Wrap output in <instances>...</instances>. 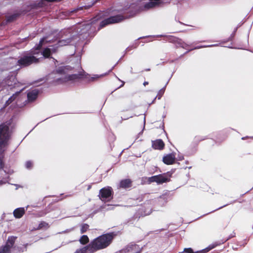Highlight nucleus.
Here are the masks:
<instances>
[{
    "label": "nucleus",
    "instance_id": "1",
    "mask_svg": "<svg viewBox=\"0 0 253 253\" xmlns=\"http://www.w3.org/2000/svg\"><path fill=\"white\" fill-rule=\"evenodd\" d=\"M117 233L114 232L102 234L94 239L89 245L93 253L107 248L112 242Z\"/></svg>",
    "mask_w": 253,
    "mask_h": 253
},
{
    "label": "nucleus",
    "instance_id": "2",
    "mask_svg": "<svg viewBox=\"0 0 253 253\" xmlns=\"http://www.w3.org/2000/svg\"><path fill=\"white\" fill-rule=\"evenodd\" d=\"M10 138L9 126L3 123L0 125V148L4 147L8 145Z\"/></svg>",
    "mask_w": 253,
    "mask_h": 253
},
{
    "label": "nucleus",
    "instance_id": "3",
    "mask_svg": "<svg viewBox=\"0 0 253 253\" xmlns=\"http://www.w3.org/2000/svg\"><path fill=\"white\" fill-rule=\"evenodd\" d=\"M39 62V59L32 54H26L20 58L17 62V65L21 67H28L32 64Z\"/></svg>",
    "mask_w": 253,
    "mask_h": 253
},
{
    "label": "nucleus",
    "instance_id": "4",
    "mask_svg": "<svg viewBox=\"0 0 253 253\" xmlns=\"http://www.w3.org/2000/svg\"><path fill=\"white\" fill-rule=\"evenodd\" d=\"M125 18V16L121 14L110 16L100 22L99 29H102L109 24L119 23L123 21Z\"/></svg>",
    "mask_w": 253,
    "mask_h": 253
},
{
    "label": "nucleus",
    "instance_id": "5",
    "mask_svg": "<svg viewBox=\"0 0 253 253\" xmlns=\"http://www.w3.org/2000/svg\"><path fill=\"white\" fill-rule=\"evenodd\" d=\"M113 194L114 192L111 187L102 188L99 191L100 199L102 201H109L113 199Z\"/></svg>",
    "mask_w": 253,
    "mask_h": 253
},
{
    "label": "nucleus",
    "instance_id": "6",
    "mask_svg": "<svg viewBox=\"0 0 253 253\" xmlns=\"http://www.w3.org/2000/svg\"><path fill=\"white\" fill-rule=\"evenodd\" d=\"M17 237L9 236L5 244L0 247V253H11V249L13 247Z\"/></svg>",
    "mask_w": 253,
    "mask_h": 253
},
{
    "label": "nucleus",
    "instance_id": "7",
    "mask_svg": "<svg viewBox=\"0 0 253 253\" xmlns=\"http://www.w3.org/2000/svg\"><path fill=\"white\" fill-rule=\"evenodd\" d=\"M171 174L169 172L156 175V183L162 184L170 181Z\"/></svg>",
    "mask_w": 253,
    "mask_h": 253
},
{
    "label": "nucleus",
    "instance_id": "8",
    "mask_svg": "<svg viewBox=\"0 0 253 253\" xmlns=\"http://www.w3.org/2000/svg\"><path fill=\"white\" fill-rule=\"evenodd\" d=\"M84 75L83 73L67 75L62 79V82L65 83L70 81L81 80L84 79Z\"/></svg>",
    "mask_w": 253,
    "mask_h": 253
},
{
    "label": "nucleus",
    "instance_id": "9",
    "mask_svg": "<svg viewBox=\"0 0 253 253\" xmlns=\"http://www.w3.org/2000/svg\"><path fill=\"white\" fill-rule=\"evenodd\" d=\"M175 155L173 153H170L164 156L163 158V162L167 165H172L175 161Z\"/></svg>",
    "mask_w": 253,
    "mask_h": 253
},
{
    "label": "nucleus",
    "instance_id": "10",
    "mask_svg": "<svg viewBox=\"0 0 253 253\" xmlns=\"http://www.w3.org/2000/svg\"><path fill=\"white\" fill-rule=\"evenodd\" d=\"M165 146V143L161 139H158L152 141V147L154 149L162 150L164 149Z\"/></svg>",
    "mask_w": 253,
    "mask_h": 253
},
{
    "label": "nucleus",
    "instance_id": "11",
    "mask_svg": "<svg viewBox=\"0 0 253 253\" xmlns=\"http://www.w3.org/2000/svg\"><path fill=\"white\" fill-rule=\"evenodd\" d=\"M39 91L37 89L32 90L27 93V101L29 102H33L38 98Z\"/></svg>",
    "mask_w": 253,
    "mask_h": 253
},
{
    "label": "nucleus",
    "instance_id": "12",
    "mask_svg": "<svg viewBox=\"0 0 253 253\" xmlns=\"http://www.w3.org/2000/svg\"><path fill=\"white\" fill-rule=\"evenodd\" d=\"M132 181L130 179H124L120 181L119 187L120 188L127 189L132 186Z\"/></svg>",
    "mask_w": 253,
    "mask_h": 253
},
{
    "label": "nucleus",
    "instance_id": "13",
    "mask_svg": "<svg viewBox=\"0 0 253 253\" xmlns=\"http://www.w3.org/2000/svg\"><path fill=\"white\" fill-rule=\"evenodd\" d=\"M72 69V67L70 66H61L56 70V73L61 75H65Z\"/></svg>",
    "mask_w": 253,
    "mask_h": 253
},
{
    "label": "nucleus",
    "instance_id": "14",
    "mask_svg": "<svg viewBox=\"0 0 253 253\" xmlns=\"http://www.w3.org/2000/svg\"><path fill=\"white\" fill-rule=\"evenodd\" d=\"M25 213V210L24 208H17L13 211V215L16 218L22 217Z\"/></svg>",
    "mask_w": 253,
    "mask_h": 253
},
{
    "label": "nucleus",
    "instance_id": "15",
    "mask_svg": "<svg viewBox=\"0 0 253 253\" xmlns=\"http://www.w3.org/2000/svg\"><path fill=\"white\" fill-rule=\"evenodd\" d=\"M74 253H93L89 244L81 248L76 250Z\"/></svg>",
    "mask_w": 253,
    "mask_h": 253
},
{
    "label": "nucleus",
    "instance_id": "16",
    "mask_svg": "<svg viewBox=\"0 0 253 253\" xmlns=\"http://www.w3.org/2000/svg\"><path fill=\"white\" fill-rule=\"evenodd\" d=\"M72 41V40L71 38H68L65 40H59L56 45L58 47L67 45L70 44Z\"/></svg>",
    "mask_w": 253,
    "mask_h": 253
},
{
    "label": "nucleus",
    "instance_id": "17",
    "mask_svg": "<svg viewBox=\"0 0 253 253\" xmlns=\"http://www.w3.org/2000/svg\"><path fill=\"white\" fill-rule=\"evenodd\" d=\"M175 44L176 47H182L183 48L186 49L187 47H189L188 44L185 43L184 42L182 41V40L179 38L177 39V41H176Z\"/></svg>",
    "mask_w": 253,
    "mask_h": 253
},
{
    "label": "nucleus",
    "instance_id": "18",
    "mask_svg": "<svg viewBox=\"0 0 253 253\" xmlns=\"http://www.w3.org/2000/svg\"><path fill=\"white\" fill-rule=\"evenodd\" d=\"M159 4V2H153V1H149L145 4L144 7L146 9H149L150 8H152L155 7L156 6Z\"/></svg>",
    "mask_w": 253,
    "mask_h": 253
},
{
    "label": "nucleus",
    "instance_id": "19",
    "mask_svg": "<svg viewBox=\"0 0 253 253\" xmlns=\"http://www.w3.org/2000/svg\"><path fill=\"white\" fill-rule=\"evenodd\" d=\"M20 15V13H14L12 15L8 16L6 18L7 22H11L17 19V18Z\"/></svg>",
    "mask_w": 253,
    "mask_h": 253
},
{
    "label": "nucleus",
    "instance_id": "20",
    "mask_svg": "<svg viewBox=\"0 0 253 253\" xmlns=\"http://www.w3.org/2000/svg\"><path fill=\"white\" fill-rule=\"evenodd\" d=\"M49 227V225L48 223H47V222H46L44 221H42L39 224L38 227H37V229L40 230L42 228L47 229Z\"/></svg>",
    "mask_w": 253,
    "mask_h": 253
},
{
    "label": "nucleus",
    "instance_id": "21",
    "mask_svg": "<svg viewBox=\"0 0 253 253\" xmlns=\"http://www.w3.org/2000/svg\"><path fill=\"white\" fill-rule=\"evenodd\" d=\"M80 243L82 245H86L89 242V238L87 235H83L79 240Z\"/></svg>",
    "mask_w": 253,
    "mask_h": 253
},
{
    "label": "nucleus",
    "instance_id": "22",
    "mask_svg": "<svg viewBox=\"0 0 253 253\" xmlns=\"http://www.w3.org/2000/svg\"><path fill=\"white\" fill-rule=\"evenodd\" d=\"M42 54L45 58H48L51 54V51L49 48H45L43 50Z\"/></svg>",
    "mask_w": 253,
    "mask_h": 253
},
{
    "label": "nucleus",
    "instance_id": "23",
    "mask_svg": "<svg viewBox=\"0 0 253 253\" xmlns=\"http://www.w3.org/2000/svg\"><path fill=\"white\" fill-rule=\"evenodd\" d=\"M44 0H42L41 1L37 3H34L31 5V8H37L39 7H42L44 5Z\"/></svg>",
    "mask_w": 253,
    "mask_h": 253
},
{
    "label": "nucleus",
    "instance_id": "24",
    "mask_svg": "<svg viewBox=\"0 0 253 253\" xmlns=\"http://www.w3.org/2000/svg\"><path fill=\"white\" fill-rule=\"evenodd\" d=\"M89 228V225L86 223H84L81 225V233L83 234L86 232Z\"/></svg>",
    "mask_w": 253,
    "mask_h": 253
},
{
    "label": "nucleus",
    "instance_id": "25",
    "mask_svg": "<svg viewBox=\"0 0 253 253\" xmlns=\"http://www.w3.org/2000/svg\"><path fill=\"white\" fill-rule=\"evenodd\" d=\"M178 39V38L172 36H169V37H167V40L169 42H171L174 44H175V42H176V41H177Z\"/></svg>",
    "mask_w": 253,
    "mask_h": 253
},
{
    "label": "nucleus",
    "instance_id": "26",
    "mask_svg": "<svg viewBox=\"0 0 253 253\" xmlns=\"http://www.w3.org/2000/svg\"><path fill=\"white\" fill-rule=\"evenodd\" d=\"M132 250L135 251L134 253H141V249L139 248V246L137 245H132L130 247Z\"/></svg>",
    "mask_w": 253,
    "mask_h": 253
},
{
    "label": "nucleus",
    "instance_id": "27",
    "mask_svg": "<svg viewBox=\"0 0 253 253\" xmlns=\"http://www.w3.org/2000/svg\"><path fill=\"white\" fill-rule=\"evenodd\" d=\"M44 41V38H42L40 41L39 44L35 47L36 50L41 49V48H42V47L43 45Z\"/></svg>",
    "mask_w": 253,
    "mask_h": 253
},
{
    "label": "nucleus",
    "instance_id": "28",
    "mask_svg": "<svg viewBox=\"0 0 253 253\" xmlns=\"http://www.w3.org/2000/svg\"><path fill=\"white\" fill-rule=\"evenodd\" d=\"M147 182L149 184L153 182H156V175L152 176L147 178Z\"/></svg>",
    "mask_w": 253,
    "mask_h": 253
},
{
    "label": "nucleus",
    "instance_id": "29",
    "mask_svg": "<svg viewBox=\"0 0 253 253\" xmlns=\"http://www.w3.org/2000/svg\"><path fill=\"white\" fill-rule=\"evenodd\" d=\"M20 93V92H17L15 94H13L12 96H11L8 99L10 103L12 102L18 96L19 94Z\"/></svg>",
    "mask_w": 253,
    "mask_h": 253
},
{
    "label": "nucleus",
    "instance_id": "30",
    "mask_svg": "<svg viewBox=\"0 0 253 253\" xmlns=\"http://www.w3.org/2000/svg\"><path fill=\"white\" fill-rule=\"evenodd\" d=\"M28 245V244H26L23 245L22 247H18L19 252H26L27 251V248Z\"/></svg>",
    "mask_w": 253,
    "mask_h": 253
},
{
    "label": "nucleus",
    "instance_id": "31",
    "mask_svg": "<svg viewBox=\"0 0 253 253\" xmlns=\"http://www.w3.org/2000/svg\"><path fill=\"white\" fill-rule=\"evenodd\" d=\"M4 156L1 155L0 156V170L2 169L4 167V163L3 162Z\"/></svg>",
    "mask_w": 253,
    "mask_h": 253
},
{
    "label": "nucleus",
    "instance_id": "32",
    "mask_svg": "<svg viewBox=\"0 0 253 253\" xmlns=\"http://www.w3.org/2000/svg\"><path fill=\"white\" fill-rule=\"evenodd\" d=\"M184 252L186 253H200L199 252H194L193 249L189 248H185L184 249Z\"/></svg>",
    "mask_w": 253,
    "mask_h": 253
},
{
    "label": "nucleus",
    "instance_id": "33",
    "mask_svg": "<svg viewBox=\"0 0 253 253\" xmlns=\"http://www.w3.org/2000/svg\"><path fill=\"white\" fill-rule=\"evenodd\" d=\"M236 236V233L233 231L229 236L224 241V242L227 241V240H229L230 239L233 238L235 237Z\"/></svg>",
    "mask_w": 253,
    "mask_h": 253
},
{
    "label": "nucleus",
    "instance_id": "34",
    "mask_svg": "<svg viewBox=\"0 0 253 253\" xmlns=\"http://www.w3.org/2000/svg\"><path fill=\"white\" fill-rule=\"evenodd\" d=\"M164 90L161 89L159 91V92L158 93V96L156 97H158V99H160L161 98V97L163 95V94H164Z\"/></svg>",
    "mask_w": 253,
    "mask_h": 253
},
{
    "label": "nucleus",
    "instance_id": "35",
    "mask_svg": "<svg viewBox=\"0 0 253 253\" xmlns=\"http://www.w3.org/2000/svg\"><path fill=\"white\" fill-rule=\"evenodd\" d=\"M26 167L28 169H30L32 167V163L30 161H27L26 163Z\"/></svg>",
    "mask_w": 253,
    "mask_h": 253
},
{
    "label": "nucleus",
    "instance_id": "36",
    "mask_svg": "<svg viewBox=\"0 0 253 253\" xmlns=\"http://www.w3.org/2000/svg\"><path fill=\"white\" fill-rule=\"evenodd\" d=\"M161 0H150V1H151L159 2V4L160 3Z\"/></svg>",
    "mask_w": 253,
    "mask_h": 253
},
{
    "label": "nucleus",
    "instance_id": "37",
    "mask_svg": "<svg viewBox=\"0 0 253 253\" xmlns=\"http://www.w3.org/2000/svg\"><path fill=\"white\" fill-rule=\"evenodd\" d=\"M122 84H121V85L119 87H118V88H120V87H123V86L124 85V84H125V82H124V81H122Z\"/></svg>",
    "mask_w": 253,
    "mask_h": 253
},
{
    "label": "nucleus",
    "instance_id": "38",
    "mask_svg": "<svg viewBox=\"0 0 253 253\" xmlns=\"http://www.w3.org/2000/svg\"><path fill=\"white\" fill-rule=\"evenodd\" d=\"M148 84H149L148 82L145 81V82L143 83V85H144V86H146V85H148Z\"/></svg>",
    "mask_w": 253,
    "mask_h": 253
},
{
    "label": "nucleus",
    "instance_id": "39",
    "mask_svg": "<svg viewBox=\"0 0 253 253\" xmlns=\"http://www.w3.org/2000/svg\"><path fill=\"white\" fill-rule=\"evenodd\" d=\"M10 103H11L9 102V99H8V100H7L6 102V104L7 105H8Z\"/></svg>",
    "mask_w": 253,
    "mask_h": 253
},
{
    "label": "nucleus",
    "instance_id": "40",
    "mask_svg": "<svg viewBox=\"0 0 253 253\" xmlns=\"http://www.w3.org/2000/svg\"><path fill=\"white\" fill-rule=\"evenodd\" d=\"M150 70H151L150 68H147V69H145L144 70V71H150Z\"/></svg>",
    "mask_w": 253,
    "mask_h": 253
},
{
    "label": "nucleus",
    "instance_id": "41",
    "mask_svg": "<svg viewBox=\"0 0 253 253\" xmlns=\"http://www.w3.org/2000/svg\"><path fill=\"white\" fill-rule=\"evenodd\" d=\"M191 50H192V49H191V50H189L188 51H186V52H185V53H188L189 51H191Z\"/></svg>",
    "mask_w": 253,
    "mask_h": 253
},
{
    "label": "nucleus",
    "instance_id": "42",
    "mask_svg": "<svg viewBox=\"0 0 253 253\" xmlns=\"http://www.w3.org/2000/svg\"><path fill=\"white\" fill-rule=\"evenodd\" d=\"M90 188H91V186H89L88 187V190H89Z\"/></svg>",
    "mask_w": 253,
    "mask_h": 253
}]
</instances>
